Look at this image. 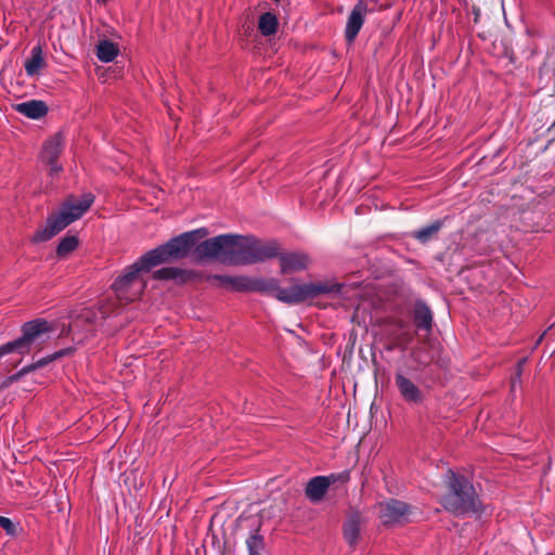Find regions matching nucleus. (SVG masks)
Masks as SVG:
<instances>
[{
    "mask_svg": "<svg viewBox=\"0 0 555 555\" xmlns=\"http://www.w3.org/2000/svg\"><path fill=\"white\" fill-rule=\"evenodd\" d=\"M444 482L450 489V492L441 499V504L447 511L455 515L479 512L478 496L473 485L465 477L449 469L444 475Z\"/></svg>",
    "mask_w": 555,
    "mask_h": 555,
    "instance_id": "nucleus-2",
    "label": "nucleus"
},
{
    "mask_svg": "<svg viewBox=\"0 0 555 555\" xmlns=\"http://www.w3.org/2000/svg\"><path fill=\"white\" fill-rule=\"evenodd\" d=\"M441 228L442 221L437 220L434 223L415 231L413 233V237L422 243H425L428 240H430L434 235H436Z\"/></svg>",
    "mask_w": 555,
    "mask_h": 555,
    "instance_id": "nucleus-27",
    "label": "nucleus"
},
{
    "mask_svg": "<svg viewBox=\"0 0 555 555\" xmlns=\"http://www.w3.org/2000/svg\"><path fill=\"white\" fill-rule=\"evenodd\" d=\"M208 281L216 282L218 286L235 291L248 292L249 276L246 275H211Z\"/></svg>",
    "mask_w": 555,
    "mask_h": 555,
    "instance_id": "nucleus-14",
    "label": "nucleus"
},
{
    "mask_svg": "<svg viewBox=\"0 0 555 555\" xmlns=\"http://www.w3.org/2000/svg\"><path fill=\"white\" fill-rule=\"evenodd\" d=\"M279 291H281V287L276 279L249 278L248 292L271 294L278 299Z\"/></svg>",
    "mask_w": 555,
    "mask_h": 555,
    "instance_id": "nucleus-18",
    "label": "nucleus"
},
{
    "mask_svg": "<svg viewBox=\"0 0 555 555\" xmlns=\"http://www.w3.org/2000/svg\"><path fill=\"white\" fill-rule=\"evenodd\" d=\"M75 352V348L73 347H68V348H64V349H61L52 354H49L44 358H41L39 359L38 361H36L35 363H31L29 365H27V369L29 370V372H33L37 369H40V367H43L46 365H48L49 363L62 358V357H65V356H70Z\"/></svg>",
    "mask_w": 555,
    "mask_h": 555,
    "instance_id": "nucleus-23",
    "label": "nucleus"
},
{
    "mask_svg": "<svg viewBox=\"0 0 555 555\" xmlns=\"http://www.w3.org/2000/svg\"><path fill=\"white\" fill-rule=\"evenodd\" d=\"M64 147V139L62 134L57 133L51 139L47 140L43 144L41 152V160L49 166L50 175H59L63 168L57 164Z\"/></svg>",
    "mask_w": 555,
    "mask_h": 555,
    "instance_id": "nucleus-10",
    "label": "nucleus"
},
{
    "mask_svg": "<svg viewBox=\"0 0 555 555\" xmlns=\"http://www.w3.org/2000/svg\"><path fill=\"white\" fill-rule=\"evenodd\" d=\"M95 196L85 193L81 196L66 197L59 211L48 216L46 223L37 229L31 236V242L42 243L50 241L66 227L80 219L93 205Z\"/></svg>",
    "mask_w": 555,
    "mask_h": 555,
    "instance_id": "nucleus-1",
    "label": "nucleus"
},
{
    "mask_svg": "<svg viewBox=\"0 0 555 555\" xmlns=\"http://www.w3.org/2000/svg\"><path fill=\"white\" fill-rule=\"evenodd\" d=\"M153 278L155 280H173L179 283H186L195 280L197 278V273L191 270L168 267L154 271Z\"/></svg>",
    "mask_w": 555,
    "mask_h": 555,
    "instance_id": "nucleus-15",
    "label": "nucleus"
},
{
    "mask_svg": "<svg viewBox=\"0 0 555 555\" xmlns=\"http://www.w3.org/2000/svg\"><path fill=\"white\" fill-rule=\"evenodd\" d=\"M30 373L27 366H24L22 370H20L17 373L7 377L0 385L1 389L10 387L13 383L17 382L20 378H22L24 375Z\"/></svg>",
    "mask_w": 555,
    "mask_h": 555,
    "instance_id": "nucleus-29",
    "label": "nucleus"
},
{
    "mask_svg": "<svg viewBox=\"0 0 555 555\" xmlns=\"http://www.w3.org/2000/svg\"><path fill=\"white\" fill-rule=\"evenodd\" d=\"M348 470L328 476H315L311 478L305 488L306 498L312 503L321 502L327 493L330 487L336 482L345 483L349 480Z\"/></svg>",
    "mask_w": 555,
    "mask_h": 555,
    "instance_id": "nucleus-8",
    "label": "nucleus"
},
{
    "mask_svg": "<svg viewBox=\"0 0 555 555\" xmlns=\"http://www.w3.org/2000/svg\"><path fill=\"white\" fill-rule=\"evenodd\" d=\"M278 18L273 13L267 12L263 13L258 23V28L261 35L271 36L278 30Z\"/></svg>",
    "mask_w": 555,
    "mask_h": 555,
    "instance_id": "nucleus-24",
    "label": "nucleus"
},
{
    "mask_svg": "<svg viewBox=\"0 0 555 555\" xmlns=\"http://www.w3.org/2000/svg\"><path fill=\"white\" fill-rule=\"evenodd\" d=\"M153 267L143 261V256L129 266L122 275L117 278L113 287L120 305L138 300L143 294L146 282L142 278V272H149Z\"/></svg>",
    "mask_w": 555,
    "mask_h": 555,
    "instance_id": "nucleus-5",
    "label": "nucleus"
},
{
    "mask_svg": "<svg viewBox=\"0 0 555 555\" xmlns=\"http://www.w3.org/2000/svg\"><path fill=\"white\" fill-rule=\"evenodd\" d=\"M344 539L350 546H356L360 538V521L358 518H349L343 528Z\"/></svg>",
    "mask_w": 555,
    "mask_h": 555,
    "instance_id": "nucleus-22",
    "label": "nucleus"
},
{
    "mask_svg": "<svg viewBox=\"0 0 555 555\" xmlns=\"http://www.w3.org/2000/svg\"><path fill=\"white\" fill-rule=\"evenodd\" d=\"M16 111L28 118L38 119L47 114L48 107L42 101L31 100L17 104Z\"/></svg>",
    "mask_w": 555,
    "mask_h": 555,
    "instance_id": "nucleus-19",
    "label": "nucleus"
},
{
    "mask_svg": "<svg viewBox=\"0 0 555 555\" xmlns=\"http://www.w3.org/2000/svg\"><path fill=\"white\" fill-rule=\"evenodd\" d=\"M254 257L251 236L237 235L234 266L251 264L255 261H249Z\"/></svg>",
    "mask_w": 555,
    "mask_h": 555,
    "instance_id": "nucleus-17",
    "label": "nucleus"
},
{
    "mask_svg": "<svg viewBox=\"0 0 555 555\" xmlns=\"http://www.w3.org/2000/svg\"><path fill=\"white\" fill-rule=\"evenodd\" d=\"M367 13L366 2L359 0L352 8L345 29V37L349 43L353 42L361 30Z\"/></svg>",
    "mask_w": 555,
    "mask_h": 555,
    "instance_id": "nucleus-11",
    "label": "nucleus"
},
{
    "mask_svg": "<svg viewBox=\"0 0 555 555\" xmlns=\"http://www.w3.org/2000/svg\"><path fill=\"white\" fill-rule=\"evenodd\" d=\"M96 56L101 62H112L119 53L118 46L111 40H101L96 44Z\"/></svg>",
    "mask_w": 555,
    "mask_h": 555,
    "instance_id": "nucleus-21",
    "label": "nucleus"
},
{
    "mask_svg": "<svg viewBox=\"0 0 555 555\" xmlns=\"http://www.w3.org/2000/svg\"><path fill=\"white\" fill-rule=\"evenodd\" d=\"M378 516L384 526H400L409 521L412 507L405 502L391 499L377 506Z\"/></svg>",
    "mask_w": 555,
    "mask_h": 555,
    "instance_id": "nucleus-9",
    "label": "nucleus"
},
{
    "mask_svg": "<svg viewBox=\"0 0 555 555\" xmlns=\"http://www.w3.org/2000/svg\"><path fill=\"white\" fill-rule=\"evenodd\" d=\"M0 527L4 529L8 534L14 533V525L8 517L0 516Z\"/></svg>",
    "mask_w": 555,
    "mask_h": 555,
    "instance_id": "nucleus-30",
    "label": "nucleus"
},
{
    "mask_svg": "<svg viewBox=\"0 0 555 555\" xmlns=\"http://www.w3.org/2000/svg\"><path fill=\"white\" fill-rule=\"evenodd\" d=\"M79 245V240L76 235H66L61 240L57 245L56 254L59 257L64 258L73 253Z\"/></svg>",
    "mask_w": 555,
    "mask_h": 555,
    "instance_id": "nucleus-26",
    "label": "nucleus"
},
{
    "mask_svg": "<svg viewBox=\"0 0 555 555\" xmlns=\"http://www.w3.org/2000/svg\"><path fill=\"white\" fill-rule=\"evenodd\" d=\"M246 544H247L249 554H260V552L262 551V548L264 546L263 538L258 533L251 534L247 539Z\"/></svg>",
    "mask_w": 555,
    "mask_h": 555,
    "instance_id": "nucleus-28",
    "label": "nucleus"
},
{
    "mask_svg": "<svg viewBox=\"0 0 555 555\" xmlns=\"http://www.w3.org/2000/svg\"><path fill=\"white\" fill-rule=\"evenodd\" d=\"M281 273H294L306 270L310 264V258L305 253L279 254Z\"/></svg>",
    "mask_w": 555,
    "mask_h": 555,
    "instance_id": "nucleus-12",
    "label": "nucleus"
},
{
    "mask_svg": "<svg viewBox=\"0 0 555 555\" xmlns=\"http://www.w3.org/2000/svg\"><path fill=\"white\" fill-rule=\"evenodd\" d=\"M52 331V324L43 319L24 323L21 337L0 346V360L5 356H12L9 364L17 365L23 356L30 352L31 346Z\"/></svg>",
    "mask_w": 555,
    "mask_h": 555,
    "instance_id": "nucleus-4",
    "label": "nucleus"
},
{
    "mask_svg": "<svg viewBox=\"0 0 555 555\" xmlns=\"http://www.w3.org/2000/svg\"><path fill=\"white\" fill-rule=\"evenodd\" d=\"M414 321L418 328L430 330L431 327V312L425 305H417L414 311Z\"/></svg>",
    "mask_w": 555,
    "mask_h": 555,
    "instance_id": "nucleus-25",
    "label": "nucleus"
},
{
    "mask_svg": "<svg viewBox=\"0 0 555 555\" xmlns=\"http://www.w3.org/2000/svg\"><path fill=\"white\" fill-rule=\"evenodd\" d=\"M208 235L206 228H199L193 231L182 233L166 244L147 251L143 255V261L149 262L153 268L169 261L185 257L193 248L199 244V241Z\"/></svg>",
    "mask_w": 555,
    "mask_h": 555,
    "instance_id": "nucleus-3",
    "label": "nucleus"
},
{
    "mask_svg": "<svg viewBox=\"0 0 555 555\" xmlns=\"http://www.w3.org/2000/svg\"><path fill=\"white\" fill-rule=\"evenodd\" d=\"M249 555H260V554H249Z\"/></svg>",
    "mask_w": 555,
    "mask_h": 555,
    "instance_id": "nucleus-31",
    "label": "nucleus"
},
{
    "mask_svg": "<svg viewBox=\"0 0 555 555\" xmlns=\"http://www.w3.org/2000/svg\"><path fill=\"white\" fill-rule=\"evenodd\" d=\"M253 255L249 261L262 262L279 256L280 246L275 241L262 242L251 236Z\"/></svg>",
    "mask_w": 555,
    "mask_h": 555,
    "instance_id": "nucleus-13",
    "label": "nucleus"
},
{
    "mask_svg": "<svg viewBox=\"0 0 555 555\" xmlns=\"http://www.w3.org/2000/svg\"><path fill=\"white\" fill-rule=\"evenodd\" d=\"M396 386L398 387L401 397L406 402L418 403L422 401V392L420 388L404 375H396Z\"/></svg>",
    "mask_w": 555,
    "mask_h": 555,
    "instance_id": "nucleus-16",
    "label": "nucleus"
},
{
    "mask_svg": "<svg viewBox=\"0 0 555 555\" xmlns=\"http://www.w3.org/2000/svg\"><path fill=\"white\" fill-rule=\"evenodd\" d=\"M237 235L222 234L201 242L194 253L197 260L217 259L222 263L234 266Z\"/></svg>",
    "mask_w": 555,
    "mask_h": 555,
    "instance_id": "nucleus-6",
    "label": "nucleus"
},
{
    "mask_svg": "<svg viewBox=\"0 0 555 555\" xmlns=\"http://www.w3.org/2000/svg\"><path fill=\"white\" fill-rule=\"evenodd\" d=\"M333 287L327 283H298L294 282L289 287H281L278 300L287 305H297L313 299L322 294L331 293Z\"/></svg>",
    "mask_w": 555,
    "mask_h": 555,
    "instance_id": "nucleus-7",
    "label": "nucleus"
},
{
    "mask_svg": "<svg viewBox=\"0 0 555 555\" xmlns=\"http://www.w3.org/2000/svg\"><path fill=\"white\" fill-rule=\"evenodd\" d=\"M46 66L42 48L35 46L31 49L30 57L25 62V72L28 76L33 77L39 74V72Z\"/></svg>",
    "mask_w": 555,
    "mask_h": 555,
    "instance_id": "nucleus-20",
    "label": "nucleus"
}]
</instances>
